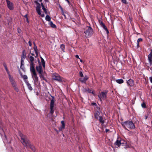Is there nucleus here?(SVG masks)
<instances>
[{
  "label": "nucleus",
  "instance_id": "7",
  "mask_svg": "<svg viewBox=\"0 0 152 152\" xmlns=\"http://www.w3.org/2000/svg\"><path fill=\"white\" fill-rule=\"evenodd\" d=\"M108 92L107 90H105L104 91L102 92L100 95H98V97L101 101H102V99L104 100L106 99Z\"/></svg>",
  "mask_w": 152,
  "mask_h": 152
},
{
  "label": "nucleus",
  "instance_id": "38",
  "mask_svg": "<svg viewBox=\"0 0 152 152\" xmlns=\"http://www.w3.org/2000/svg\"><path fill=\"white\" fill-rule=\"evenodd\" d=\"M42 9L44 11L45 13L46 14H47L48 13V12H47L46 9H45V8L44 7H42Z\"/></svg>",
  "mask_w": 152,
  "mask_h": 152
},
{
  "label": "nucleus",
  "instance_id": "17",
  "mask_svg": "<svg viewBox=\"0 0 152 152\" xmlns=\"http://www.w3.org/2000/svg\"><path fill=\"white\" fill-rule=\"evenodd\" d=\"M99 121L102 124H104L105 122L102 116H99Z\"/></svg>",
  "mask_w": 152,
  "mask_h": 152
},
{
  "label": "nucleus",
  "instance_id": "18",
  "mask_svg": "<svg viewBox=\"0 0 152 152\" xmlns=\"http://www.w3.org/2000/svg\"><path fill=\"white\" fill-rule=\"evenodd\" d=\"M26 83L28 87L29 90L30 91H32L33 89L32 87L31 86V85L28 83V81H26Z\"/></svg>",
  "mask_w": 152,
  "mask_h": 152
},
{
  "label": "nucleus",
  "instance_id": "28",
  "mask_svg": "<svg viewBox=\"0 0 152 152\" xmlns=\"http://www.w3.org/2000/svg\"><path fill=\"white\" fill-rule=\"evenodd\" d=\"M49 25L52 28H55L56 26L54 24L52 21H50L49 23Z\"/></svg>",
  "mask_w": 152,
  "mask_h": 152
},
{
  "label": "nucleus",
  "instance_id": "51",
  "mask_svg": "<svg viewBox=\"0 0 152 152\" xmlns=\"http://www.w3.org/2000/svg\"><path fill=\"white\" fill-rule=\"evenodd\" d=\"M109 131H110L109 129H105V132L107 133L108 132H109Z\"/></svg>",
  "mask_w": 152,
  "mask_h": 152
},
{
  "label": "nucleus",
  "instance_id": "44",
  "mask_svg": "<svg viewBox=\"0 0 152 152\" xmlns=\"http://www.w3.org/2000/svg\"><path fill=\"white\" fill-rule=\"evenodd\" d=\"M148 61L150 65H151L152 64V60H148Z\"/></svg>",
  "mask_w": 152,
  "mask_h": 152
},
{
  "label": "nucleus",
  "instance_id": "40",
  "mask_svg": "<svg viewBox=\"0 0 152 152\" xmlns=\"http://www.w3.org/2000/svg\"><path fill=\"white\" fill-rule=\"evenodd\" d=\"M148 115H149V114H148V113L147 114H146L145 115V119H147Z\"/></svg>",
  "mask_w": 152,
  "mask_h": 152
},
{
  "label": "nucleus",
  "instance_id": "30",
  "mask_svg": "<svg viewBox=\"0 0 152 152\" xmlns=\"http://www.w3.org/2000/svg\"><path fill=\"white\" fill-rule=\"evenodd\" d=\"M50 18L49 15H47L45 17V19L46 20L49 21H50Z\"/></svg>",
  "mask_w": 152,
  "mask_h": 152
},
{
  "label": "nucleus",
  "instance_id": "36",
  "mask_svg": "<svg viewBox=\"0 0 152 152\" xmlns=\"http://www.w3.org/2000/svg\"><path fill=\"white\" fill-rule=\"evenodd\" d=\"M24 59H21V66H20V68H21V66L22 65H23L24 64Z\"/></svg>",
  "mask_w": 152,
  "mask_h": 152
},
{
  "label": "nucleus",
  "instance_id": "58",
  "mask_svg": "<svg viewBox=\"0 0 152 152\" xmlns=\"http://www.w3.org/2000/svg\"><path fill=\"white\" fill-rule=\"evenodd\" d=\"M64 45H61V48H62V47H64Z\"/></svg>",
  "mask_w": 152,
  "mask_h": 152
},
{
  "label": "nucleus",
  "instance_id": "9",
  "mask_svg": "<svg viewBox=\"0 0 152 152\" xmlns=\"http://www.w3.org/2000/svg\"><path fill=\"white\" fill-rule=\"evenodd\" d=\"M28 58H29V60L30 61V69H32L34 68V58L32 57V56H28Z\"/></svg>",
  "mask_w": 152,
  "mask_h": 152
},
{
  "label": "nucleus",
  "instance_id": "42",
  "mask_svg": "<svg viewBox=\"0 0 152 152\" xmlns=\"http://www.w3.org/2000/svg\"><path fill=\"white\" fill-rule=\"evenodd\" d=\"M50 113L51 114H52L54 112V109H53L50 108Z\"/></svg>",
  "mask_w": 152,
  "mask_h": 152
},
{
  "label": "nucleus",
  "instance_id": "32",
  "mask_svg": "<svg viewBox=\"0 0 152 152\" xmlns=\"http://www.w3.org/2000/svg\"><path fill=\"white\" fill-rule=\"evenodd\" d=\"M5 69L7 73L8 77L9 76H11V75L10 74V71L7 69V68H6Z\"/></svg>",
  "mask_w": 152,
  "mask_h": 152
},
{
  "label": "nucleus",
  "instance_id": "39",
  "mask_svg": "<svg viewBox=\"0 0 152 152\" xmlns=\"http://www.w3.org/2000/svg\"><path fill=\"white\" fill-rule=\"evenodd\" d=\"M142 41V38H140L139 39H137V43H139L140 42H141V41Z\"/></svg>",
  "mask_w": 152,
  "mask_h": 152
},
{
  "label": "nucleus",
  "instance_id": "4",
  "mask_svg": "<svg viewBox=\"0 0 152 152\" xmlns=\"http://www.w3.org/2000/svg\"><path fill=\"white\" fill-rule=\"evenodd\" d=\"M32 78L34 80V84L36 85L38 83V77L34 68L30 69Z\"/></svg>",
  "mask_w": 152,
  "mask_h": 152
},
{
  "label": "nucleus",
  "instance_id": "49",
  "mask_svg": "<svg viewBox=\"0 0 152 152\" xmlns=\"http://www.w3.org/2000/svg\"><path fill=\"white\" fill-rule=\"evenodd\" d=\"M4 66L5 69L7 68V66L6 64H3Z\"/></svg>",
  "mask_w": 152,
  "mask_h": 152
},
{
  "label": "nucleus",
  "instance_id": "43",
  "mask_svg": "<svg viewBox=\"0 0 152 152\" xmlns=\"http://www.w3.org/2000/svg\"><path fill=\"white\" fill-rule=\"evenodd\" d=\"M91 105H92L95 106L96 107V106H97V104H96L95 102L92 103Z\"/></svg>",
  "mask_w": 152,
  "mask_h": 152
},
{
  "label": "nucleus",
  "instance_id": "48",
  "mask_svg": "<svg viewBox=\"0 0 152 152\" xmlns=\"http://www.w3.org/2000/svg\"><path fill=\"white\" fill-rule=\"evenodd\" d=\"M28 44H29V46H31L32 44H31V42L30 40L28 42Z\"/></svg>",
  "mask_w": 152,
  "mask_h": 152
},
{
  "label": "nucleus",
  "instance_id": "47",
  "mask_svg": "<svg viewBox=\"0 0 152 152\" xmlns=\"http://www.w3.org/2000/svg\"><path fill=\"white\" fill-rule=\"evenodd\" d=\"M24 17L26 18V19H27V21L28 22V17H27V15H26L24 16Z\"/></svg>",
  "mask_w": 152,
  "mask_h": 152
},
{
  "label": "nucleus",
  "instance_id": "60",
  "mask_svg": "<svg viewBox=\"0 0 152 152\" xmlns=\"http://www.w3.org/2000/svg\"><path fill=\"white\" fill-rule=\"evenodd\" d=\"M31 55H32V56H34V54H33V53H31Z\"/></svg>",
  "mask_w": 152,
  "mask_h": 152
},
{
  "label": "nucleus",
  "instance_id": "19",
  "mask_svg": "<svg viewBox=\"0 0 152 152\" xmlns=\"http://www.w3.org/2000/svg\"><path fill=\"white\" fill-rule=\"evenodd\" d=\"M61 123L62 124L61 126L59 127V131H61L62 129H64L65 127V125H64V123L63 121H61Z\"/></svg>",
  "mask_w": 152,
  "mask_h": 152
},
{
  "label": "nucleus",
  "instance_id": "45",
  "mask_svg": "<svg viewBox=\"0 0 152 152\" xmlns=\"http://www.w3.org/2000/svg\"><path fill=\"white\" fill-rule=\"evenodd\" d=\"M17 31H18V32L19 33H21V30L19 28H18L17 29Z\"/></svg>",
  "mask_w": 152,
  "mask_h": 152
},
{
  "label": "nucleus",
  "instance_id": "22",
  "mask_svg": "<svg viewBox=\"0 0 152 152\" xmlns=\"http://www.w3.org/2000/svg\"><path fill=\"white\" fill-rule=\"evenodd\" d=\"M20 75L21 77L24 80L25 82L26 83V81H28L27 79H28V77L27 75H23L22 74H20Z\"/></svg>",
  "mask_w": 152,
  "mask_h": 152
},
{
  "label": "nucleus",
  "instance_id": "1",
  "mask_svg": "<svg viewBox=\"0 0 152 152\" xmlns=\"http://www.w3.org/2000/svg\"><path fill=\"white\" fill-rule=\"evenodd\" d=\"M19 134L21 138V142L23 144L26 146L27 148H30L33 151H34L35 150V147L31 145L28 140L27 139L26 136L23 135L21 132H19Z\"/></svg>",
  "mask_w": 152,
  "mask_h": 152
},
{
  "label": "nucleus",
  "instance_id": "55",
  "mask_svg": "<svg viewBox=\"0 0 152 152\" xmlns=\"http://www.w3.org/2000/svg\"><path fill=\"white\" fill-rule=\"evenodd\" d=\"M41 6H42V7H44V6L42 3H41Z\"/></svg>",
  "mask_w": 152,
  "mask_h": 152
},
{
  "label": "nucleus",
  "instance_id": "8",
  "mask_svg": "<svg viewBox=\"0 0 152 152\" xmlns=\"http://www.w3.org/2000/svg\"><path fill=\"white\" fill-rule=\"evenodd\" d=\"M98 21L101 26L102 27V28L104 29V30H105L106 31L107 34L108 35L109 33V31L106 26L105 25V24L103 23L102 19L99 20Z\"/></svg>",
  "mask_w": 152,
  "mask_h": 152
},
{
  "label": "nucleus",
  "instance_id": "52",
  "mask_svg": "<svg viewBox=\"0 0 152 152\" xmlns=\"http://www.w3.org/2000/svg\"><path fill=\"white\" fill-rule=\"evenodd\" d=\"M75 57H76V58H78L80 59V58H79V56L78 55H75Z\"/></svg>",
  "mask_w": 152,
  "mask_h": 152
},
{
  "label": "nucleus",
  "instance_id": "35",
  "mask_svg": "<svg viewBox=\"0 0 152 152\" xmlns=\"http://www.w3.org/2000/svg\"><path fill=\"white\" fill-rule=\"evenodd\" d=\"M13 87L14 88L15 90L16 91L18 92L19 91V89H18V87H17L16 85H15V87Z\"/></svg>",
  "mask_w": 152,
  "mask_h": 152
},
{
  "label": "nucleus",
  "instance_id": "23",
  "mask_svg": "<svg viewBox=\"0 0 152 152\" xmlns=\"http://www.w3.org/2000/svg\"><path fill=\"white\" fill-rule=\"evenodd\" d=\"M83 91L84 92H88L89 93H91V90L89 89L88 88H85L83 89Z\"/></svg>",
  "mask_w": 152,
  "mask_h": 152
},
{
  "label": "nucleus",
  "instance_id": "12",
  "mask_svg": "<svg viewBox=\"0 0 152 152\" xmlns=\"http://www.w3.org/2000/svg\"><path fill=\"white\" fill-rule=\"evenodd\" d=\"M53 79L55 80L58 81H61V79L59 75L57 74H53Z\"/></svg>",
  "mask_w": 152,
  "mask_h": 152
},
{
  "label": "nucleus",
  "instance_id": "20",
  "mask_svg": "<svg viewBox=\"0 0 152 152\" xmlns=\"http://www.w3.org/2000/svg\"><path fill=\"white\" fill-rule=\"evenodd\" d=\"M67 3H68L69 6L71 7L73 9L74 3L72 1H69V0H67Z\"/></svg>",
  "mask_w": 152,
  "mask_h": 152
},
{
  "label": "nucleus",
  "instance_id": "31",
  "mask_svg": "<svg viewBox=\"0 0 152 152\" xmlns=\"http://www.w3.org/2000/svg\"><path fill=\"white\" fill-rule=\"evenodd\" d=\"M141 106L143 108H146V105L145 103L144 102H143L141 104Z\"/></svg>",
  "mask_w": 152,
  "mask_h": 152
},
{
  "label": "nucleus",
  "instance_id": "25",
  "mask_svg": "<svg viewBox=\"0 0 152 152\" xmlns=\"http://www.w3.org/2000/svg\"><path fill=\"white\" fill-rule=\"evenodd\" d=\"M116 82L118 84H121L124 83V80L122 79H118L116 80Z\"/></svg>",
  "mask_w": 152,
  "mask_h": 152
},
{
  "label": "nucleus",
  "instance_id": "24",
  "mask_svg": "<svg viewBox=\"0 0 152 152\" xmlns=\"http://www.w3.org/2000/svg\"><path fill=\"white\" fill-rule=\"evenodd\" d=\"M41 63L42 64L43 67H44V68L45 69V63L44 60L42 57H41Z\"/></svg>",
  "mask_w": 152,
  "mask_h": 152
},
{
  "label": "nucleus",
  "instance_id": "5",
  "mask_svg": "<svg viewBox=\"0 0 152 152\" xmlns=\"http://www.w3.org/2000/svg\"><path fill=\"white\" fill-rule=\"evenodd\" d=\"M84 32L88 37H90L93 34V30L91 27L87 26L84 29Z\"/></svg>",
  "mask_w": 152,
  "mask_h": 152
},
{
  "label": "nucleus",
  "instance_id": "27",
  "mask_svg": "<svg viewBox=\"0 0 152 152\" xmlns=\"http://www.w3.org/2000/svg\"><path fill=\"white\" fill-rule=\"evenodd\" d=\"M148 60H152V50H151V52L148 56Z\"/></svg>",
  "mask_w": 152,
  "mask_h": 152
},
{
  "label": "nucleus",
  "instance_id": "11",
  "mask_svg": "<svg viewBox=\"0 0 152 152\" xmlns=\"http://www.w3.org/2000/svg\"><path fill=\"white\" fill-rule=\"evenodd\" d=\"M126 83L128 86H130V87H133L134 85V81L132 79H129L127 80Z\"/></svg>",
  "mask_w": 152,
  "mask_h": 152
},
{
  "label": "nucleus",
  "instance_id": "2",
  "mask_svg": "<svg viewBox=\"0 0 152 152\" xmlns=\"http://www.w3.org/2000/svg\"><path fill=\"white\" fill-rule=\"evenodd\" d=\"M121 124L124 129L128 131H129V130L135 128L134 124L131 121L128 120L122 122Z\"/></svg>",
  "mask_w": 152,
  "mask_h": 152
},
{
  "label": "nucleus",
  "instance_id": "61",
  "mask_svg": "<svg viewBox=\"0 0 152 152\" xmlns=\"http://www.w3.org/2000/svg\"><path fill=\"white\" fill-rule=\"evenodd\" d=\"M149 66H147V68H148V69L149 68Z\"/></svg>",
  "mask_w": 152,
  "mask_h": 152
},
{
  "label": "nucleus",
  "instance_id": "33",
  "mask_svg": "<svg viewBox=\"0 0 152 152\" xmlns=\"http://www.w3.org/2000/svg\"><path fill=\"white\" fill-rule=\"evenodd\" d=\"M79 80L82 83H86V82L83 78H81Z\"/></svg>",
  "mask_w": 152,
  "mask_h": 152
},
{
  "label": "nucleus",
  "instance_id": "54",
  "mask_svg": "<svg viewBox=\"0 0 152 152\" xmlns=\"http://www.w3.org/2000/svg\"><path fill=\"white\" fill-rule=\"evenodd\" d=\"M137 46L138 47L139 46V43H137Z\"/></svg>",
  "mask_w": 152,
  "mask_h": 152
},
{
  "label": "nucleus",
  "instance_id": "13",
  "mask_svg": "<svg viewBox=\"0 0 152 152\" xmlns=\"http://www.w3.org/2000/svg\"><path fill=\"white\" fill-rule=\"evenodd\" d=\"M8 78L12 86L13 87H15V85H16V84L13 77L11 75L9 76Z\"/></svg>",
  "mask_w": 152,
  "mask_h": 152
},
{
  "label": "nucleus",
  "instance_id": "62",
  "mask_svg": "<svg viewBox=\"0 0 152 152\" xmlns=\"http://www.w3.org/2000/svg\"><path fill=\"white\" fill-rule=\"evenodd\" d=\"M132 103L133 104H134V102H133V101H132Z\"/></svg>",
  "mask_w": 152,
  "mask_h": 152
},
{
  "label": "nucleus",
  "instance_id": "50",
  "mask_svg": "<svg viewBox=\"0 0 152 152\" xmlns=\"http://www.w3.org/2000/svg\"><path fill=\"white\" fill-rule=\"evenodd\" d=\"M149 79L151 83H152V76L150 77Z\"/></svg>",
  "mask_w": 152,
  "mask_h": 152
},
{
  "label": "nucleus",
  "instance_id": "10",
  "mask_svg": "<svg viewBox=\"0 0 152 152\" xmlns=\"http://www.w3.org/2000/svg\"><path fill=\"white\" fill-rule=\"evenodd\" d=\"M7 6L8 8L10 10H12L14 9V4L12 2L8 0H6Z\"/></svg>",
  "mask_w": 152,
  "mask_h": 152
},
{
  "label": "nucleus",
  "instance_id": "16",
  "mask_svg": "<svg viewBox=\"0 0 152 152\" xmlns=\"http://www.w3.org/2000/svg\"><path fill=\"white\" fill-rule=\"evenodd\" d=\"M26 56V53L25 50L23 51L22 53V55L21 56V59L24 60Z\"/></svg>",
  "mask_w": 152,
  "mask_h": 152
},
{
  "label": "nucleus",
  "instance_id": "15",
  "mask_svg": "<svg viewBox=\"0 0 152 152\" xmlns=\"http://www.w3.org/2000/svg\"><path fill=\"white\" fill-rule=\"evenodd\" d=\"M100 114V111L98 110L96 111L95 112L94 114V116L95 118L96 119H98L99 118V115Z\"/></svg>",
  "mask_w": 152,
  "mask_h": 152
},
{
  "label": "nucleus",
  "instance_id": "53",
  "mask_svg": "<svg viewBox=\"0 0 152 152\" xmlns=\"http://www.w3.org/2000/svg\"><path fill=\"white\" fill-rule=\"evenodd\" d=\"M91 93H92V94H93V95H94V91H91Z\"/></svg>",
  "mask_w": 152,
  "mask_h": 152
},
{
  "label": "nucleus",
  "instance_id": "6",
  "mask_svg": "<svg viewBox=\"0 0 152 152\" xmlns=\"http://www.w3.org/2000/svg\"><path fill=\"white\" fill-rule=\"evenodd\" d=\"M41 1L42 0H36L35 2L37 4V6L36 7V10L39 15L41 16L42 17H44L45 15L41 11L40 9L41 7L40 4L39 3L38 4L39 2H41Z\"/></svg>",
  "mask_w": 152,
  "mask_h": 152
},
{
  "label": "nucleus",
  "instance_id": "26",
  "mask_svg": "<svg viewBox=\"0 0 152 152\" xmlns=\"http://www.w3.org/2000/svg\"><path fill=\"white\" fill-rule=\"evenodd\" d=\"M34 49L36 54V56H35V57H36L38 56L37 49V46L35 45H34Z\"/></svg>",
  "mask_w": 152,
  "mask_h": 152
},
{
  "label": "nucleus",
  "instance_id": "56",
  "mask_svg": "<svg viewBox=\"0 0 152 152\" xmlns=\"http://www.w3.org/2000/svg\"><path fill=\"white\" fill-rule=\"evenodd\" d=\"M55 131L57 133H58V131L56 129H55Z\"/></svg>",
  "mask_w": 152,
  "mask_h": 152
},
{
  "label": "nucleus",
  "instance_id": "46",
  "mask_svg": "<svg viewBox=\"0 0 152 152\" xmlns=\"http://www.w3.org/2000/svg\"><path fill=\"white\" fill-rule=\"evenodd\" d=\"M96 107L98 109V110L99 111H100V107H99V106H97H97H96Z\"/></svg>",
  "mask_w": 152,
  "mask_h": 152
},
{
  "label": "nucleus",
  "instance_id": "41",
  "mask_svg": "<svg viewBox=\"0 0 152 152\" xmlns=\"http://www.w3.org/2000/svg\"><path fill=\"white\" fill-rule=\"evenodd\" d=\"M122 2L124 4H126L127 3L126 0H121Z\"/></svg>",
  "mask_w": 152,
  "mask_h": 152
},
{
  "label": "nucleus",
  "instance_id": "29",
  "mask_svg": "<svg viewBox=\"0 0 152 152\" xmlns=\"http://www.w3.org/2000/svg\"><path fill=\"white\" fill-rule=\"evenodd\" d=\"M60 8L61 10L62 15L64 16L65 18H66V15L64 14L62 8L60 6Z\"/></svg>",
  "mask_w": 152,
  "mask_h": 152
},
{
  "label": "nucleus",
  "instance_id": "59",
  "mask_svg": "<svg viewBox=\"0 0 152 152\" xmlns=\"http://www.w3.org/2000/svg\"><path fill=\"white\" fill-rule=\"evenodd\" d=\"M150 69L151 71H152V67H151V68H150Z\"/></svg>",
  "mask_w": 152,
  "mask_h": 152
},
{
  "label": "nucleus",
  "instance_id": "3",
  "mask_svg": "<svg viewBox=\"0 0 152 152\" xmlns=\"http://www.w3.org/2000/svg\"><path fill=\"white\" fill-rule=\"evenodd\" d=\"M39 65L37 66L36 67V69L37 71L39 74V76L42 80H46L44 77V75L42 69V68L41 66V63L38 60Z\"/></svg>",
  "mask_w": 152,
  "mask_h": 152
},
{
  "label": "nucleus",
  "instance_id": "37",
  "mask_svg": "<svg viewBox=\"0 0 152 152\" xmlns=\"http://www.w3.org/2000/svg\"><path fill=\"white\" fill-rule=\"evenodd\" d=\"M79 74L80 76L81 77H83L84 76L83 75L81 71H80L79 72Z\"/></svg>",
  "mask_w": 152,
  "mask_h": 152
},
{
  "label": "nucleus",
  "instance_id": "14",
  "mask_svg": "<svg viewBox=\"0 0 152 152\" xmlns=\"http://www.w3.org/2000/svg\"><path fill=\"white\" fill-rule=\"evenodd\" d=\"M52 99L51 100L50 103V108L53 109L54 105L55 99L53 96H52Z\"/></svg>",
  "mask_w": 152,
  "mask_h": 152
},
{
  "label": "nucleus",
  "instance_id": "34",
  "mask_svg": "<svg viewBox=\"0 0 152 152\" xmlns=\"http://www.w3.org/2000/svg\"><path fill=\"white\" fill-rule=\"evenodd\" d=\"M83 79H84L85 82L86 83L87 80L88 79V77L87 75H85Z\"/></svg>",
  "mask_w": 152,
  "mask_h": 152
},
{
  "label": "nucleus",
  "instance_id": "21",
  "mask_svg": "<svg viewBox=\"0 0 152 152\" xmlns=\"http://www.w3.org/2000/svg\"><path fill=\"white\" fill-rule=\"evenodd\" d=\"M115 144L118 147L120 146L121 145V140H119L118 139L115 142Z\"/></svg>",
  "mask_w": 152,
  "mask_h": 152
},
{
  "label": "nucleus",
  "instance_id": "57",
  "mask_svg": "<svg viewBox=\"0 0 152 152\" xmlns=\"http://www.w3.org/2000/svg\"><path fill=\"white\" fill-rule=\"evenodd\" d=\"M80 61L81 62H83V60L82 59H80Z\"/></svg>",
  "mask_w": 152,
  "mask_h": 152
}]
</instances>
